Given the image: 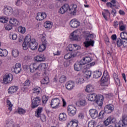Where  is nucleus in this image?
<instances>
[{
    "mask_svg": "<svg viewBox=\"0 0 127 127\" xmlns=\"http://www.w3.org/2000/svg\"><path fill=\"white\" fill-rule=\"evenodd\" d=\"M60 83H65L66 82V76L62 75L59 79Z\"/></svg>",
    "mask_w": 127,
    "mask_h": 127,
    "instance_id": "nucleus-52",
    "label": "nucleus"
},
{
    "mask_svg": "<svg viewBox=\"0 0 127 127\" xmlns=\"http://www.w3.org/2000/svg\"><path fill=\"white\" fill-rule=\"evenodd\" d=\"M115 81L117 86H121V80H120L119 78L115 79Z\"/></svg>",
    "mask_w": 127,
    "mask_h": 127,
    "instance_id": "nucleus-64",
    "label": "nucleus"
},
{
    "mask_svg": "<svg viewBox=\"0 0 127 127\" xmlns=\"http://www.w3.org/2000/svg\"><path fill=\"white\" fill-rule=\"evenodd\" d=\"M6 103L8 107V110L10 111V112H11L12 111V107H13V104H12L11 102H10V101H9L8 99L6 100Z\"/></svg>",
    "mask_w": 127,
    "mask_h": 127,
    "instance_id": "nucleus-36",
    "label": "nucleus"
},
{
    "mask_svg": "<svg viewBox=\"0 0 127 127\" xmlns=\"http://www.w3.org/2000/svg\"><path fill=\"white\" fill-rule=\"evenodd\" d=\"M91 76H92V71L90 70L85 71L84 73V77H86V79L91 78Z\"/></svg>",
    "mask_w": 127,
    "mask_h": 127,
    "instance_id": "nucleus-42",
    "label": "nucleus"
},
{
    "mask_svg": "<svg viewBox=\"0 0 127 127\" xmlns=\"http://www.w3.org/2000/svg\"><path fill=\"white\" fill-rule=\"evenodd\" d=\"M59 119L61 122H65L67 120V115L65 113H61L59 115Z\"/></svg>",
    "mask_w": 127,
    "mask_h": 127,
    "instance_id": "nucleus-24",
    "label": "nucleus"
},
{
    "mask_svg": "<svg viewBox=\"0 0 127 127\" xmlns=\"http://www.w3.org/2000/svg\"><path fill=\"white\" fill-rule=\"evenodd\" d=\"M16 113H18L19 115H25L26 110L21 108H18L17 111L15 112L14 114H16Z\"/></svg>",
    "mask_w": 127,
    "mask_h": 127,
    "instance_id": "nucleus-28",
    "label": "nucleus"
},
{
    "mask_svg": "<svg viewBox=\"0 0 127 127\" xmlns=\"http://www.w3.org/2000/svg\"><path fill=\"white\" fill-rule=\"evenodd\" d=\"M115 107L113 104H109L106 105L104 108V112L106 114H111L112 112H114Z\"/></svg>",
    "mask_w": 127,
    "mask_h": 127,
    "instance_id": "nucleus-12",
    "label": "nucleus"
},
{
    "mask_svg": "<svg viewBox=\"0 0 127 127\" xmlns=\"http://www.w3.org/2000/svg\"><path fill=\"white\" fill-rule=\"evenodd\" d=\"M67 127H78V121H70L67 124Z\"/></svg>",
    "mask_w": 127,
    "mask_h": 127,
    "instance_id": "nucleus-27",
    "label": "nucleus"
},
{
    "mask_svg": "<svg viewBox=\"0 0 127 127\" xmlns=\"http://www.w3.org/2000/svg\"><path fill=\"white\" fill-rule=\"evenodd\" d=\"M41 104V98L40 97H34L32 99L31 108L32 109H35L37 108L39 105Z\"/></svg>",
    "mask_w": 127,
    "mask_h": 127,
    "instance_id": "nucleus-5",
    "label": "nucleus"
},
{
    "mask_svg": "<svg viewBox=\"0 0 127 127\" xmlns=\"http://www.w3.org/2000/svg\"><path fill=\"white\" fill-rule=\"evenodd\" d=\"M13 14L15 17H17L19 15V11L17 9L15 10L14 11H13Z\"/></svg>",
    "mask_w": 127,
    "mask_h": 127,
    "instance_id": "nucleus-59",
    "label": "nucleus"
},
{
    "mask_svg": "<svg viewBox=\"0 0 127 127\" xmlns=\"http://www.w3.org/2000/svg\"><path fill=\"white\" fill-rule=\"evenodd\" d=\"M13 69L15 74H18V73H20V71H21V68L13 67Z\"/></svg>",
    "mask_w": 127,
    "mask_h": 127,
    "instance_id": "nucleus-58",
    "label": "nucleus"
},
{
    "mask_svg": "<svg viewBox=\"0 0 127 127\" xmlns=\"http://www.w3.org/2000/svg\"><path fill=\"white\" fill-rule=\"evenodd\" d=\"M60 99L58 98H53L51 102V106L52 109L56 110V109H59L60 108Z\"/></svg>",
    "mask_w": 127,
    "mask_h": 127,
    "instance_id": "nucleus-4",
    "label": "nucleus"
},
{
    "mask_svg": "<svg viewBox=\"0 0 127 127\" xmlns=\"http://www.w3.org/2000/svg\"><path fill=\"white\" fill-rule=\"evenodd\" d=\"M42 101L43 104H46L48 101V97L46 96V95L43 96L42 97Z\"/></svg>",
    "mask_w": 127,
    "mask_h": 127,
    "instance_id": "nucleus-51",
    "label": "nucleus"
},
{
    "mask_svg": "<svg viewBox=\"0 0 127 127\" xmlns=\"http://www.w3.org/2000/svg\"><path fill=\"white\" fill-rule=\"evenodd\" d=\"M120 37L122 40H126L127 39V32H123L121 33Z\"/></svg>",
    "mask_w": 127,
    "mask_h": 127,
    "instance_id": "nucleus-40",
    "label": "nucleus"
},
{
    "mask_svg": "<svg viewBox=\"0 0 127 127\" xmlns=\"http://www.w3.org/2000/svg\"><path fill=\"white\" fill-rule=\"evenodd\" d=\"M74 87H75V83L73 81H69L65 84L66 89L68 90V91L73 90V89H74Z\"/></svg>",
    "mask_w": 127,
    "mask_h": 127,
    "instance_id": "nucleus-14",
    "label": "nucleus"
},
{
    "mask_svg": "<svg viewBox=\"0 0 127 127\" xmlns=\"http://www.w3.org/2000/svg\"><path fill=\"white\" fill-rule=\"evenodd\" d=\"M30 83L31 81L29 79L26 80L23 84V86H24V87L22 88V90L23 91H25V87H26V86H29V85H30Z\"/></svg>",
    "mask_w": 127,
    "mask_h": 127,
    "instance_id": "nucleus-38",
    "label": "nucleus"
},
{
    "mask_svg": "<svg viewBox=\"0 0 127 127\" xmlns=\"http://www.w3.org/2000/svg\"><path fill=\"white\" fill-rule=\"evenodd\" d=\"M79 64V65L81 66V68L82 67H83V66L84 65H86V62H85V61L83 59H82L81 61H80L79 62H77Z\"/></svg>",
    "mask_w": 127,
    "mask_h": 127,
    "instance_id": "nucleus-54",
    "label": "nucleus"
},
{
    "mask_svg": "<svg viewBox=\"0 0 127 127\" xmlns=\"http://www.w3.org/2000/svg\"><path fill=\"white\" fill-rule=\"evenodd\" d=\"M7 54H8V52L6 50H2V52L1 53L0 57H6L7 56Z\"/></svg>",
    "mask_w": 127,
    "mask_h": 127,
    "instance_id": "nucleus-45",
    "label": "nucleus"
},
{
    "mask_svg": "<svg viewBox=\"0 0 127 127\" xmlns=\"http://www.w3.org/2000/svg\"><path fill=\"white\" fill-rule=\"evenodd\" d=\"M69 4H64L61 8L60 9L59 12L63 14L66 12L67 10H69Z\"/></svg>",
    "mask_w": 127,
    "mask_h": 127,
    "instance_id": "nucleus-17",
    "label": "nucleus"
},
{
    "mask_svg": "<svg viewBox=\"0 0 127 127\" xmlns=\"http://www.w3.org/2000/svg\"><path fill=\"white\" fill-rule=\"evenodd\" d=\"M12 55L15 58L18 57L19 55V52L16 49L13 50L12 51Z\"/></svg>",
    "mask_w": 127,
    "mask_h": 127,
    "instance_id": "nucleus-43",
    "label": "nucleus"
},
{
    "mask_svg": "<svg viewBox=\"0 0 127 127\" xmlns=\"http://www.w3.org/2000/svg\"><path fill=\"white\" fill-rule=\"evenodd\" d=\"M124 23L123 21H120L119 22V29L121 31H124L126 30V26L123 25Z\"/></svg>",
    "mask_w": 127,
    "mask_h": 127,
    "instance_id": "nucleus-34",
    "label": "nucleus"
},
{
    "mask_svg": "<svg viewBox=\"0 0 127 127\" xmlns=\"http://www.w3.org/2000/svg\"><path fill=\"white\" fill-rule=\"evenodd\" d=\"M3 13L5 15H11L13 13V9L10 6H5L3 9Z\"/></svg>",
    "mask_w": 127,
    "mask_h": 127,
    "instance_id": "nucleus-10",
    "label": "nucleus"
},
{
    "mask_svg": "<svg viewBox=\"0 0 127 127\" xmlns=\"http://www.w3.org/2000/svg\"><path fill=\"white\" fill-rule=\"evenodd\" d=\"M83 59L85 62H86V64L92 62V59L90 57H86L85 58H83Z\"/></svg>",
    "mask_w": 127,
    "mask_h": 127,
    "instance_id": "nucleus-49",
    "label": "nucleus"
},
{
    "mask_svg": "<svg viewBox=\"0 0 127 127\" xmlns=\"http://www.w3.org/2000/svg\"><path fill=\"white\" fill-rule=\"evenodd\" d=\"M38 46V44L36 40L34 39H31L30 36H27L25 37L22 44L24 50H27V49H28V47H30L31 50H35V49H37Z\"/></svg>",
    "mask_w": 127,
    "mask_h": 127,
    "instance_id": "nucleus-1",
    "label": "nucleus"
},
{
    "mask_svg": "<svg viewBox=\"0 0 127 127\" xmlns=\"http://www.w3.org/2000/svg\"><path fill=\"white\" fill-rule=\"evenodd\" d=\"M115 127H126V126L123 125L122 121H119V123L115 125Z\"/></svg>",
    "mask_w": 127,
    "mask_h": 127,
    "instance_id": "nucleus-55",
    "label": "nucleus"
},
{
    "mask_svg": "<svg viewBox=\"0 0 127 127\" xmlns=\"http://www.w3.org/2000/svg\"><path fill=\"white\" fill-rule=\"evenodd\" d=\"M111 38L113 40L112 41L113 44H115V43H116L115 41H117V35L116 34L112 35L111 36Z\"/></svg>",
    "mask_w": 127,
    "mask_h": 127,
    "instance_id": "nucleus-56",
    "label": "nucleus"
},
{
    "mask_svg": "<svg viewBox=\"0 0 127 127\" xmlns=\"http://www.w3.org/2000/svg\"><path fill=\"white\" fill-rule=\"evenodd\" d=\"M18 31L20 33H22V34H23L25 33V32L26 31V29H25V27L20 26L18 27Z\"/></svg>",
    "mask_w": 127,
    "mask_h": 127,
    "instance_id": "nucleus-41",
    "label": "nucleus"
},
{
    "mask_svg": "<svg viewBox=\"0 0 127 127\" xmlns=\"http://www.w3.org/2000/svg\"><path fill=\"white\" fill-rule=\"evenodd\" d=\"M35 60L37 62H43L45 61V58L43 56H37L35 58Z\"/></svg>",
    "mask_w": 127,
    "mask_h": 127,
    "instance_id": "nucleus-31",
    "label": "nucleus"
},
{
    "mask_svg": "<svg viewBox=\"0 0 127 127\" xmlns=\"http://www.w3.org/2000/svg\"><path fill=\"white\" fill-rule=\"evenodd\" d=\"M89 115L92 119H96L98 117V111L95 109H91L89 111Z\"/></svg>",
    "mask_w": 127,
    "mask_h": 127,
    "instance_id": "nucleus-15",
    "label": "nucleus"
},
{
    "mask_svg": "<svg viewBox=\"0 0 127 127\" xmlns=\"http://www.w3.org/2000/svg\"><path fill=\"white\" fill-rule=\"evenodd\" d=\"M69 38L71 40L73 41L78 40V38H79V35H78V34H77V32L74 31L70 34Z\"/></svg>",
    "mask_w": 127,
    "mask_h": 127,
    "instance_id": "nucleus-19",
    "label": "nucleus"
},
{
    "mask_svg": "<svg viewBox=\"0 0 127 127\" xmlns=\"http://www.w3.org/2000/svg\"><path fill=\"white\" fill-rule=\"evenodd\" d=\"M43 111V108L38 107L36 110L35 113V116L36 118H40V116L42 115L41 113Z\"/></svg>",
    "mask_w": 127,
    "mask_h": 127,
    "instance_id": "nucleus-21",
    "label": "nucleus"
},
{
    "mask_svg": "<svg viewBox=\"0 0 127 127\" xmlns=\"http://www.w3.org/2000/svg\"><path fill=\"white\" fill-rule=\"evenodd\" d=\"M104 114H105V110H104V111H101L99 115H98V117L100 118V119H103V118H104Z\"/></svg>",
    "mask_w": 127,
    "mask_h": 127,
    "instance_id": "nucleus-61",
    "label": "nucleus"
},
{
    "mask_svg": "<svg viewBox=\"0 0 127 127\" xmlns=\"http://www.w3.org/2000/svg\"><path fill=\"white\" fill-rule=\"evenodd\" d=\"M78 103L79 105H80V106H81V107H85V106H86V105H87V102L85 100H79L78 102Z\"/></svg>",
    "mask_w": 127,
    "mask_h": 127,
    "instance_id": "nucleus-47",
    "label": "nucleus"
},
{
    "mask_svg": "<svg viewBox=\"0 0 127 127\" xmlns=\"http://www.w3.org/2000/svg\"><path fill=\"white\" fill-rule=\"evenodd\" d=\"M46 16H47V15L44 12L38 13L36 17V19L38 21H41V20H43L45 18H46Z\"/></svg>",
    "mask_w": 127,
    "mask_h": 127,
    "instance_id": "nucleus-13",
    "label": "nucleus"
},
{
    "mask_svg": "<svg viewBox=\"0 0 127 127\" xmlns=\"http://www.w3.org/2000/svg\"><path fill=\"white\" fill-rule=\"evenodd\" d=\"M16 5L17 6H20L22 4V1L21 0H17L16 2H15Z\"/></svg>",
    "mask_w": 127,
    "mask_h": 127,
    "instance_id": "nucleus-63",
    "label": "nucleus"
},
{
    "mask_svg": "<svg viewBox=\"0 0 127 127\" xmlns=\"http://www.w3.org/2000/svg\"><path fill=\"white\" fill-rule=\"evenodd\" d=\"M124 40L121 39V38H118L117 41V45L118 47H121L123 46Z\"/></svg>",
    "mask_w": 127,
    "mask_h": 127,
    "instance_id": "nucleus-39",
    "label": "nucleus"
},
{
    "mask_svg": "<svg viewBox=\"0 0 127 127\" xmlns=\"http://www.w3.org/2000/svg\"><path fill=\"white\" fill-rule=\"evenodd\" d=\"M84 82L85 80L84 78L82 77H79L76 79V83H77V84H83V83H84Z\"/></svg>",
    "mask_w": 127,
    "mask_h": 127,
    "instance_id": "nucleus-50",
    "label": "nucleus"
},
{
    "mask_svg": "<svg viewBox=\"0 0 127 127\" xmlns=\"http://www.w3.org/2000/svg\"><path fill=\"white\" fill-rule=\"evenodd\" d=\"M115 124L116 123V118L113 117H109L104 122V125L105 127H108L109 125L111 124Z\"/></svg>",
    "mask_w": 127,
    "mask_h": 127,
    "instance_id": "nucleus-9",
    "label": "nucleus"
},
{
    "mask_svg": "<svg viewBox=\"0 0 127 127\" xmlns=\"http://www.w3.org/2000/svg\"><path fill=\"white\" fill-rule=\"evenodd\" d=\"M64 59L68 60L69 59H71V58H74L73 55H72V54L71 53H68L66 54L65 55H64Z\"/></svg>",
    "mask_w": 127,
    "mask_h": 127,
    "instance_id": "nucleus-46",
    "label": "nucleus"
},
{
    "mask_svg": "<svg viewBox=\"0 0 127 127\" xmlns=\"http://www.w3.org/2000/svg\"><path fill=\"white\" fill-rule=\"evenodd\" d=\"M41 41L42 42V44L39 46L38 48L39 52H43L46 49V45H47V41H46L45 36H43Z\"/></svg>",
    "mask_w": 127,
    "mask_h": 127,
    "instance_id": "nucleus-6",
    "label": "nucleus"
},
{
    "mask_svg": "<svg viewBox=\"0 0 127 127\" xmlns=\"http://www.w3.org/2000/svg\"><path fill=\"white\" fill-rule=\"evenodd\" d=\"M12 79H13V76L12 74L5 75L3 77V83L8 84V83H10L12 81Z\"/></svg>",
    "mask_w": 127,
    "mask_h": 127,
    "instance_id": "nucleus-11",
    "label": "nucleus"
},
{
    "mask_svg": "<svg viewBox=\"0 0 127 127\" xmlns=\"http://www.w3.org/2000/svg\"><path fill=\"white\" fill-rule=\"evenodd\" d=\"M7 21L8 20L5 16H1L0 17V22H1V23H6Z\"/></svg>",
    "mask_w": 127,
    "mask_h": 127,
    "instance_id": "nucleus-48",
    "label": "nucleus"
},
{
    "mask_svg": "<svg viewBox=\"0 0 127 127\" xmlns=\"http://www.w3.org/2000/svg\"><path fill=\"white\" fill-rule=\"evenodd\" d=\"M41 84L47 85V84H48V83H49V77H45L41 81Z\"/></svg>",
    "mask_w": 127,
    "mask_h": 127,
    "instance_id": "nucleus-44",
    "label": "nucleus"
},
{
    "mask_svg": "<svg viewBox=\"0 0 127 127\" xmlns=\"http://www.w3.org/2000/svg\"><path fill=\"white\" fill-rule=\"evenodd\" d=\"M95 125H96V122L94 121H90L88 124V127H95Z\"/></svg>",
    "mask_w": 127,
    "mask_h": 127,
    "instance_id": "nucleus-53",
    "label": "nucleus"
},
{
    "mask_svg": "<svg viewBox=\"0 0 127 127\" xmlns=\"http://www.w3.org/2000/svg\"><path fill=\"white\" fill-rule=\"evenodd\" d=\"M104 96L107 99H112V98H113V97L114 96V94H113V93L105 94Z\"/></svg>",
    "mask_w": 127,
    "mask_h": 127,
    "instance_id": "nucleus-57",
    "label": "nucleus"
},
{
    "mask_svg": "<svg viewBox=\"0 0 127 127\" xmlns=\"http://www.w3.org/2000/svg\"><path fill=\"white\" fill-rule=\"evenodd\" d=\"M69 25L72 28H77V27L80 26V23L75 19H72L70 21Z\"/></svg>",
    "mask_w": 127,
    "mask_h": 127,
    "instance_id": "nucleus-16",
    "label": "nucleus"
},
{
    "mask_svg": "<svg viewBox=\"0 0 127 127\" xmlns=\"http://www.w3.org/2000/svg\"><path fill=\"white\" fill-rule=\"evenodd\" d=\"M85 91L87 93H91L94 92V86L91 84H88L86 86Z\"/></svg>",
    "mask_w": 127,
    "mask_h": 127,
    "instance_id": "nucleus-30",
    "label": "nucleus"
},
{
    "mask_svg": "<svg viewBox=\"0 0 127 127\" xmlns=\"http://www.w3.org/2000/svg\"><path fill=\"white\" fill-rule=\"evenodd\" d=\"M120 122L123 124L124 126L127 127V115L126 114H123Z\"/></svg>",
    "mask_w": 127,
    "mask_h": 127,
    "instance_id": "nucleus-22",
    "label": "nucleus"
},
{
    "mask_svg": "<svg viewBox=\"0 0 127 127\" xmlns=\"http://www.w3.org/2000/svg\"><path fill=\"white\" fill-rule=\"evenodd\" d=\"M101 86H105L106 87H108V86H109V84H110V82H109V75H105V74H103V76L101 79Z\"/></svg>",
    "mask_w": 127,
    "mask_h": 127,
    "instance_id": "nucleus-7",
    "label": "nucleus"
},
{
    "mask_svg": "<svg viewBox=\"0 0 127 127\" xmlns=\"http://www.w3.org/2000/svg\"><path fill=\"white\" fill-rule=\"evenodd\" d=\"M77 109L72 105H68L67 107V113L70 117H73L76 115Z\"/></svg>",
    "mask_w": 127,
    "mask_h": 127,
    "instance_id": "nucleus-8",
    "label": "nucleus"
},
{
    "mask_svg": "<svg viewBox=\"0 0 127 127\" xmlns=\"http://www.w3.org/2000/svg\"><path fill=\"white\" fill-rule=\"evenodd\" d=\"M10 24L13 26H17L19 24V21L14 18H10L9 19Z\"/></svg>",
    "mask_w": 127,
    "mask_h": 127,
    "instance_id": "nucleus-18",
    "label": "nucleus"
},
{
    "mask_svg": "<svg viewBox=\"0 0 127 127\" xmlns=\"http://www.w3.org/2000/svg\"><path fill=\"white\" fill-rule=\"evenodd\" d=\"M18 90V87L16 86H12L8 89V94H13Z\"/></svg>",
    "mask_w": 127,
    "mask_h": 127,
    "instance_id": "nucleus-20",
    "label": "nucleus"
},
{
    "mask_svg": "<svg viewBox=\"0 0 127 127\" xmlns=\"http://www.w3.org/2000/svg\"><path fill=\"white\" fill-rule=\"evenodd\" d=\"M105 12H102V15L103 16L105 20H108V18L107 17V15H109V17H111V12L109 11L108 9H104Z\"/></svg>",
    "mask_w": 127,
    "mask_h": 127,
    "instance_id": "nucleus-26",
    "label": "nucleus"
},
{
    "mask_svg": "<svg viewBox=\"0 0 127 127\" xmlns=\"http://www.w3.org/2000/svg\"><path fill=\"white\" fill-rule=\"evenodd\" d=\"M102 76V71L100 70H96L93 72V78L95 79H98Z\"/></svg>",
    "mask_w": 127,
    "mask_h": 127,
    "instance_id": "nucleus-29",
    "label": "nucleus"
},
{
    "mask_svg": "<svg viewBox=\"0 0 127 127\" xmlns=\"http://www.w3.org/2000/svg\"><path fill=\"white\" fill-rule=\"evenodd\" d=\"M68 11L71 15H75L76 14V12H77V6L73 5L71 8H70L69 7Z\"/></svg>",
    "mask_w": 127,
    "mask_h": 127,
    "instance_id": "nucleus-23",
    "label": "nucleus"
},
{
    "mask_svg": "<svg viewBox=\"0 0 127 127\" xmlns=\"http://www.w3.org/2000/svg\"><path fill=\"white\" fill-rule=\"evenodd\" d=\"M44 27L47 29H50V28H52V24L51 21H48L44 23Z\"/></svg>",
    "mask_w": 127,
    "mask_h": 127,
    "instance_id": "nucleus-32",
    "label": "nucleus"
},
{
    "mask_svg": "<svg viewBox=\"0 0 127 127\" xmlns=\"http://www.w3.org/2000/svg\"><path fill=\"white\" fill-rule=\"evenodd\" d=\"M81 68L82 66L79 65L77 62L74 64V69L75 71L79 72V71L81 70Z\"/></svg>",
    "mask_w": 127,
    "mask_h": 127,
    "instance_id": "nucleus-35",
    "label": "nucleus"
},
{
    "mask_svg": "<svg viewBox=\"0 0 127 127\" xmlns=\"http://www.w3.org/2000/svg\"><path fill=\"white\" fill-rule=\"evenodd\" d=\"M87 99L90 102H95L100 108L103 107V103L104 102V96L102 95L97 96V94L93 93L87 95Z\"/></svg>",
    "mask_w": 127,
    "mask_h": 127,
    "instance_id": "nucleus-2",
    "label": "nucleus"
},
{
    "mask_svg": "<svg viewBox=\"0 0 127 127\" xmlns=\"http://www.w3.org/2000/svg\"><path fill=\"white\" fill-rule=\"evenodd\" d=\"M12 25L11 24H7L6 26H5V29L6 30H11V29H12Z\"/></svg>",
    "mask_w": 127,
    "mask_h": 127,
    "instance_id": "nucleus-62",
    "label": "nucleus"
},
{
    "mask_svg": "<svg viewBox=\"0 0 127 127\" xmlns=\"http://www.w3.org/2000/svg\"><path fill=\"white\" fill-rule=\"evenodd\" d=\"M33 93L36 95H39L41 93V88L39 87H36L33 89Z\"/></svg>",
    "mask_w": 127,
    "mask_h": 127,
    "instance_id": "nucleus-33",
    "label": "nucleus"
},
{
    "mask_svg": "<svg viewBox=\"0 0 127 127\" xmlns=\"http://www.w3.org/2000/svg\"><path fill=\"white\" fill-rule=\"evenodd\" d=\"M40 118H41L42 122H46V117L45 116V115L42 114Z\"/></svg>",
    "mask_w": 127,
    "mask_h": 127,
    "instance_id": "nucleus-60",
    "label": "nucleus"
},
{
    "mask_svg": "<svg viewBox=\"0 0 127 127\" xmlns=\"http://www.w3.org/2000/svg\"><path fill=\"white\" fill-rule=\"evenodd\" d=\"M5 124L7 127H13V121L11 120L6 121Z\"/></svg>",
    "mask_w": 127,
    "mask_h": 127,
    "instance_id": "nucleus-37",
    "label": "nucleus"
},
{
    "mask_svg": "<svg viewBox=\"0 0 127 127\" xmlns=\"http://www.w3.org/2000/svg\"><path fill=\"white\" fill-rule=\"evenodd\" d=\"M95 43V41L93 40L87 41L83 43L84 44L85 47L88 48L89 46H94V44Z\"/></svg>",
    "mask_w": 127,
    "mask_h": 127,
    "instance_id": "nucleus-25",
    "label": "nucleus"
},
{
    "mask_svg": "<svg viewBox=\"0 0 127 127\" xmlns=\"http://www.w3.org/2000/svg\"><path fill=\"white\" fill-rule=\"evenodd\" d=\"M30 72L31 73H34L37 70L41 71L46 69V64H38L37 63H34L29 66Z\"/></svg>",
    "mask_w": 127,
    "mask_h": 127,
    "instance_id": "nucleus-3",
    "label": "nucleus"
}]
</instances>
